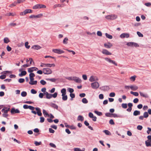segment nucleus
Wrapping results in <instances>:
<instances>
[{"instance_id": "obj_62", "label": "nucleus", "mask_w": 151, "mask_h": 151, "mask_svg": "<svg viewBox=\"0 0 151 151\" xmlns=\"http://www.w3.org/2000/svg\"><path fill=\"white\" fill-rule=\"evenodd\" d=\"M68 128L72 129H76V127L73 125L69 126Z\"/></svg>"}, {"instance_id": "obj_46", "label": "nucleus", "mask_w": 151, "mask_h": 151, "mask_svg": "<svg viewBox=\"0 0 151 151\" xmlns=\"http://www.w3.org/2000/svg\"><path fill=\"white\" fill-rule=\"evenodd\" d=\"M67 90L70 93H72L74 91V90L73 88H68L67 89Z\"/></svg>"}, {"instance_id": "obj_11", "label": "nucleus", "mask_w": 151, "mask_h": 151, "mask_svg": "<svg viewBox=\"0 0 151 151\" xmlns=\"http://www.w3.org/2000/svg\"><path fill=\"white\" fill-rule=\"evenodd\" d=\"M99 79L96 76H91L89 79V81L91 82L98 81Z\"/></svg>"}, {"instance_id": "obj_14", "label": "nucleus", "mask_w": 151, "mask_h": 151, "mask_svg": "<svg viewBox=\"0 0 151 151\" xmlns=\"http://www.w3.org/2000/svg\"><path fill=\"white\" fill-rule=\"evenodd\" d=\"M42 16V14H40L37 15H31L29 17L30 18H39L41 17Z\"/></svg>"}, {"instance_id": "obj_64", "label": "nucleus", "mask_w": 151, "mask_h": 151, "mask_svg": "<svg viewBox=\"0 0 151 151\" xmlns=\"http://www.w3.org/2000/svg\"><path fill=\"white\" fill-rule=\"evenodd\" d=\"M136 77V76H131L130 78V79L131 80H132L133 81H134L135 80Z\"/></svg>"}, {"instance_id": "obj_16", "label": "nucleus", "mask_w": 151, "mask_h": 151, "mask_svg": "<svg viewBox=\"0 0 151 151\" xmlns=\"http://www.w3.org/2000/svg\"><path fill=\"white\" fill-rule=\"evenodd\" d=\"M100 88L101 90L104 91H107L109 89V86H102Z\"/></svg>"}, {"instance_id": "obj_56", "label": "nucleus", "mask_w": 151, "mask_h": 151, "mask_svg": "<svg viewBox=\"0 0 151 151\" xmlns=\"http://www.w3.org/2000/svg\"><path fill=\"white\" fill-rule=\"evenodd\" d=\"M6 76L5 74H2L0 76V78L1 79H4L5 78Z\"/></svg>"}, {"instance_id": "obj_33", "label": "nucleus", "mask_w": 151, "mask_h": 151, "mask_svg": "<svg viewBox=\"0 0 151 151\" xmlns=\"http://www.w3.org/2000/svg\"><path fill=\"white\" fill-rule=\"evenodd\" d=\"M105 35L106 37L109 39H112L113 38V37L111 35L107 33H106Z\"/></svg>"}, {"instance_id": "obj_50", "label": "nucleus", "mask_w": 151, "mask_h": 151, "mask_svg": "<svg viewBox=\"0 0 151 151\" xmlns=\"http://www.w3.org/2000/svg\"><path fill=\"white\" fill-rule=\"evenodd\" d=\"M40 83L42 85H44L46 83V82L43 80H42L40 81Z\"/></svg>"}, {"instance_id": "obj_49", "label": "nucleus", "mask_w": 151, "mask_h": 151, "mask_svg": "<svg viewBox=\"0 0 151 151\" xmlns=\"http://www.w3.org/2000/svg\"><path fill=\"white\" fill-rule=\"evenodd\" d=\"M34 144L36 146H38L40 145H41L42 144V142H39L37 141H35V142Z\"/></svg>"}, {"instance_id": "obj_51", "label": "nucleus", "mask_w": 151, "mask_h": 151, "mask_svg": "<svg viewBox=\"0 0 151 151\" xmlns=\"http://www.w3.org/2000/svg\"><path fill=\"white\" fill-rule=\"evenodd\" d=\"M25 80L24 78H20L19 79L18 81L19 83H22L24 82Z\"/></svg>"}, {"instance_id": "obj_24", "label": "nucleus", "mask_w": 151, "mask_h": 151, "mask_svg": "<svg viewBox=\"0 0 151 151\" xmlns=\"http://www.w3.org/2000/svg\"><path fill=\"white\" fill-rule=\"evenodd\" d=\"M65 6L64 4H56L54 5V8H55L57 7H63Z\"/></svg>"}, {"instance_id": "obj_19", "label": "nucleus", "mask_w": 151, "mask_h": 151, "mask_svg": "<svg viewBox=\"0 0 151 151\" xmlns=\"http://www.w3.org/2000/svg\"><path fill=\"white\" fill-rule=\"evenodd\" d=\"M130 88L132 90L136 91L138 89V87L135 85H131Z\"/></svg>"}, {"instance_id": "obj_9", "label": "nucleus", "mask_w": 151, "mask_h": 151, "mask_svg": "<svg viewBox=\"0 0 151 151\" xmlns=\"http://www.w3.org/2000/svg\"><path fill=\"white\" fill-rule=\"evenodd\" d=\"M52 51L53 52L58 54H61L64 52L63 50L60 49H53Z\"/></svg>"}, {"instance_id": "obj_8", "label": "nucleus", "mask_w": 151, "mask_h": 151, "mask_svg": "<svg viewBox=\"0 0 151 151\" xmlns=\"http://www.w3.org/2000/svg\"><path fill=\"white\" fill-rule=\"evenodd\" d=\"M91 86L92 88L94 89H97L99 86V83L97 82H95L91 83Z\"/></svg>"}, {"instance_id": "obj_37", "label": "nucleus", "mask_w": 151, "mask_h": 151, "mask_svg": "<svg viewBox=\"0 0 151 151\" xmlns=\"http://www.w3.org/2000/svg\"><path fill=\"white\" fill-rule=\"evenodd\" d=\"M68 38L67 37H65L63 40V44L65 45L67 44L68 43L67 41H68Z\"/></svg>"}, {"instance_id": "obj_39", "label": "nucleus", "mask_w": 151, "mask_h": 151, "mask_svg": "<svg viewBox=\"0 0 151 151\" xmlns=\"http://www.w3.org/2000/svg\"><path fill=\"white\" fill-rule=\"evenodd\" d=\"M94 112L95 114L99 116H101L102 115V113L101 112L98 111H94Z\"/></svg>"}, {"instance_id": "obj_55", "label": "nucleus", "mask_w": 151, "mask_h": 151, "mask_svg": "<svg viewBox=\"0 0 151 151\" xmlns=\"http://www.w3.org/2000/svg\"><path fill=\"white\" fill-rule=\"evenodd\" d=\"M28 44L29 43L27 42H25V47L27 49H29L30 47V46L28 45Z\"/></svg>"}, {"instance_id": "obj_38", "label": "nucleus", "mask_w": 151, "mask_h": 151, "mask_svg": "<svg viewBox=\"0 0 151 151\" xmlns=\"http://www.w3.org/2000/svg\"><path fill=\"white\" fill-rule=\"evenodd\" d=\"M75 82L78 83H80L81 82V80L79 78L76 77Z\"/></svg>"}, {"instance_id": "obj_23", "label": "nucleus", "mask_w": 151, "mask_h": 151, "mask_svg": "<svg viewBox=\"0 0 151 151\" xmlns=\"http://www.w3.org/2000/svg\"><path fill=\"white\" fill-rule=\"evenodd\" d=\"M42 112L45 117H46L47 116L49 117V115L45 110L43 109L42 110Z\"/></svg>"}, {"instance_id": "obj_34", "label": "nucleus", "mask_w": 151, "mask_h": 151, "mask_svg": "<svg viewBox=\"0 0 151 151\" xmlns=\"http://www.w3.org/2000/svg\"><path fill=\"white\" fill-rule=\"evenodd\" d=\"M32 48L36 50H38L40 49L41 47L39 45H34L32 47Z\"/></svg>"}, {"instance_id": "obj_17", "label": "nucleus", "mask_w": 151, "mask_h": 151, "mask_svg": "<svg viewBox=\"0 0 151 151\" xmlns=\"http://www.w3.org/2000/svg\"><path fill=\"white\" fill-rule=\"evenodd\" d=\"M49 105L51 107L57 110L58 109V106L55 104L51 103Z\"/></svg>"}, {"instance_id": "obj_28", "label": "nucleus", "mask_w": 151, "mask_h": 151, "mask_svg": "<svg viewBox=\"0 0 151 151\" xmlns=\"http://www.w3.org/2000/svg\"><path fill=\"white\" fill-rule=\"evenodd\" d=\"M12 71H5L1 72V74H6L7 73L12 74Z\"/></svg>"}, {"instance_id": "obj_12", "label": "nucleus", "mask_w": 151, "mask_h": 151, "mask_svg": "<svg viewBox=\"0 0 151 151\" xmlns=\"http://www.w3.org/2000/svg\"><path fill=\"white\" fill-rule=\"evenodd\" d=\"M129 36V34L127 33H123L120 35V37L122 39L125 38H128Z\"/></svg>"}, {"instance_id": "obj_25", "label": "nucleus", "mask_w": 151, "mask_h": 151, "mask_svg": "<svg viewBox=\"0 0 151 151\" xmlns=\"http://www.w3.org/2000/svg\"><path fill=\"white\" fill-rule=\"evenodd\" d=\"M27 74V72L25 71H22L19 74L20 77H22L23 76Z\"/></svg>"}, {"instance_id": "obj_31", "label": "nucleus", "mask_w": 151, "mask_h": 151, "mask_svg": "<svg viewBox=\"0 0 151 151\" xmlns=\"http://www.w3.org/2000/svg\"><path fill=\"white\" fill-rule=\"evenodd\" d=\"M84 120V117L83 116L81 115H79L77 118V120L78 121H82Z\"/></svg>"}, {"instance_id": "obj_40", "label": "nucleus", "mask_w": 151, "mask_h": 151, "mask_svg": "<svg viewBox=\"0 0 151 151\" xmlns=\"http://www.w3.org/2000/svg\"><path fill=\"white\" fill-rule=\"evenodd\" d=\"M61 92L62 93V94H66V90L65 88H63L61 89Z\"/></svg>"}, {"instance_id": "obj_21", "label": "nucleus", "mask_w": 151, "mask_h": 151, "mask_svg": "<svg viewBox=\"0 0 151 151\" xmlns=\"http://www.w3.org/2000/svg\"><path fill=\"white\" fill-rule=\"evenodd\" d=\"M139 93L141 96L145 98H147L149 97V96L147 94H144L141 92H139Z\"/></svg>"}, {"instance_id": "obj_58", "label": "nucleus", "mask_w": 151, "mask_h": 151, "mask_svg": "<svg viewBox=\"0 0 151 151\" xmlns=\"http://www.w3.org/2000/svg\"><path fill=\"white\" fill-rule=\"evenodd\" d=\"M137 34L139 37H143V34L139 32H137Z\"/></svg>"}, {"instance_id": "obj_35", "label": "nucleus", "mask_w": 151, "mask_h": 151, "mask_svg": "<svg viewBox=\"0 0 151 151\" xmlns=\"http://www.w3.org/2000/svg\"><path fill=\"white\" fill-rule=\"evenodd\" d=\"M26 61L27 62H28V61H30V65H31L32 64V62H33V63H34V62L33 61L32 59L31 58H29L28 59H27Z\"/></svg>"}, {"instance_id": "obj_13", "label": "nucleus", "mask_w": 151, "mask_h": 151, "mask_svg": "<svg viewBox=\"0 0 151 151\" xmlns=\"http://www.w3.org/2000/svg\"><path fill=\"white\" fill-rule=\"evenodd\" d=\"M20 112V111L18 109H15L14 108H12L11 111V113L12 114H13L14 113H19Z\"/></svg>"}, {"instance_id": "obj_57", "label": "nucleus", "mask_w": 151, "mask_h": 151, "mask_svg": "<svg viewBox=\"0 0 151 151\" xmlns=\"http://www.w3.org/2000/svg\"><path fill=\"white\" fill-rule=\"evenodd\" d=\"M105 115L106 116L109 117H111L112 114L110 113H105Z\"/></svg>"}, {"instance_id": "obj_59", "label": "nucleus", "mask_w": 151, "mask_h": 151, "mask_svg": "<svg viewBox=\"0 0 151 151\" xmlns=\"http://www.w3.org/2000/svg\"><path fill=\"white\" fill-rule=\"evenodd\" d=\"M49 145L51 147L53 148H55L56 147L55 145L52 143H50L49 144Z\"/></svg>"}, {"instance_id": "obj_44", "label": "nucleus", "mask_w": 151, "mask_h": 151, "mask_svg": "<svg viewBox=\"0 0 151 151\" xmlns=\"http://www.w3.org/2000/svg\"><path fill=\"white\" fill-rule=\"evenodd\" d=\"M112 115L114 117H119L122 118V116L121 115H118L117 114H112Z\"/></svg>"}, {"instance_id": "obj_48", "label": "nucleus", "mask_w": 151, "mask_h": 151, "mask_svg": "<svg viewBox=\"0 0 151 151\" xmlns=\"http://www.w3.org/2000/svg\"><path fill=\"white\" fill-rule=\"evenodd\" d=\"M143 116L144 118H147L148 117L149 115L147 112H145L143 114Z\"/></svg>"}, {"instance_id": "obj_3", "label": "nucleus", "mask_w": 151, "mask_h": 151, "mask_svg": "<svg viewBox=\"0 0 151 151\" xmlns=\"http://www.w3.org/2000/svg\"><path fill=\"white\" fill-rule=\"evenodd\" d=\"M105 17L107 19L112 20L117 18V16L115 14H111L106 16Z\"/></svg>"}, {"instance_id": "obj_20", "label": "nucleus", "mask_w": 151, "mask_h": 151, "mask_svg": "<svg viewBox=\"0 0 151 151\" xmlns=\"http://www.w3.org/2000/svg\"><path fill=\"white\" fill-rule=\"evenodd\" d=\"M44 94L46 95V97L47 99H50L52 98V94L48 93L47 92H45Z\"/></svg>"}, {"instance_id": "obj_1", "label": "nucleus", "mask_w": 151, "mask_h": 151, "mask_svg": "<svg viewBox=\"0 0 151 151\" xmlns=\"http://www.w3.org/2000/svg\"><path fill=\"white\" fill-rule=\"evenodd\" d=\"M9 110V108L5 107L3 108L1 110V112L3 113L2 114L3 116L6 118L8 117V114H7V113Z\"/></svg>"}, {"instance_id": "obj_4", "label": "nucleus", "mask_w": 151, "mask_h": 151, "mask_svg": "<svg viewBox=\"0 0 151 151\" xmlns=\"http://www.w3.org/2000/svg\"><path fill=\"white\" fill-rule=\"evenodd\" d=\"M55 66V65L54 64H49V63H41L40 66L41 67H54Z\"/></svg>"}, {"instance_id": "obj_47", "label": "nucleus", "mask_w": 151, "mask_h": 151, "mask_svg": "<svg viewBox=\"0 0 151 151\" xmlns=\"http://www.w3.org/2000/svg\"><path fill=\"white\" fill-rule=\"evenodd\" d=\"M34 70L33 69V67H32L28 68V71L29 73H32L33 72Z\"/></svg>"}, {"instance_id": "obj_54", "label": "nucleus", "mask_w": 151, "mask_h": 151, "mask_svg": "<svg viewBox=\"0 0 151 151\" xmlns=\"http://www.w3.org/2000/svg\"><path fill=\"white\" fill-rule=\"evenodd\" d=\"M17 25V24L16 23H11L9 24V26L11 27H15Z\"/></svg>"}, {"instance_id": "obj_60", "label": "nucleus", "mask_w": 151, "mask_h": 151, "mask_svg": "<svg viewBox=\"0 0 151 151\" xmlns=\"http://www.w3.org/2000/svg\"><path fill=\"white\" fill-rule=\"evenodd\" d=\"M17 4V3L15 2H14V3L11 4L9 6V7H12L13 6H15Z\"/></svg>"}, {"instance_id": "obj_52", "label": "nucleus", "mask_w": 151, "mask_h": 151, "mask_svg": "<svg viewBox=\"0 0 151 151\" xmlns=\"http://www.w3.org/2000/svg\"><path fill=\"white\" fill-rule=\"evenodd\" d=\"M115 94L114 92H111L109 94V96L110 97H113L115 96Z\"/></svg>"}, {"instance_id": "obj_61", "label": "nucleus", "mask_w": 151, "mask_h": 151, "mask_svg": "<svg viewBox=\"0 0 151 151\" xmlns=\"http://www.w3.org/2000/svg\"><path fill=\"white\" fill-rule=\"evenodd\" d=\"M57 92H55L53 94H52V97H53L54 98H55L57 97Z\"/></svg>"}, {"instance_id": "obj_26", "label": "nucleus", "mask_w": 151, "mask_h": 151, "mask_svg": "<svg viewBox=\"0 0 151 151\" xmlns=\"http://www.w3.org/2000/svg\"><path fill=\"white\" fill-rule=\"evenodd\" d=\"M62 99L64 101H66L68 99V96L66 94H62Z\"/></svg>"}, {"instance_id": "obj_42", "label": "nucleus", "mask_w": 151, "mask_h": 151, "mask_svg": "<svg viewBox=\"0 0 151 151\" xmlns=\"http://www.w3.org/2000/svg\"><path fill=\"white\" fill-rule=\"evenodd\" d=\"M82 102L85 104H87L88 103V101L86 98H83L82 100Z\"/></svg>"}, {"instance_id": "obj_22", "label": "nucleus", "mask_w": 151, "mask_h": 151, "mask_svg": "<svg viewBox=\"0 0 151 151\" xmlns=\"http://www.w3.org/2000/svg\"><path fill=\"white\" fill-rule=\"evenodd\" d=\"M146 145L147 147L151 146V140H147L145 141Z\"/></svg>"}, {"instance_id": "obj_5", "label": "nucleus", "mask_w": 151, "mask_h": 151, "mask_svg": "<svg viewBox=\"0 0 151 151\" xmlns=\"http://www.w3.org/2000/svg\"><path fill=\"white\" fill-rule=\"evenodd\" d=\"M43 71L44 73L45 74H50L52 73L51 70L49 68H43Z\"/></svg>"}, {"instance_id": "obj_32", "label": "nucleus", "mask_w": 151, "mask_h": 151, "mask_svg": "<svg viewBox=\"0 0 151 151\" xmlns=\"http://www.w3.org/2000/svg\"><path fill=\"white\" fill-rule=\"evenodd\" d=\"M37 81H33L32 82H29V84L31 85H35L37 84Z\"/></svg>"}, {"instance_id": "obj_6", "label": "nucleus", "mask_w": 151, "mask_h": 151, "mask_svg": "<svg viewBox=\"0 0 151 151\" xmlns=\"http://www.w3.org/2000/svg\"><path fill=\"white\" fill-rule=\"evenodd\" d=\"M46 8V6L42 4H37L35 5L33 7L34 9H37L45 8Z\"/></svg>"}, {"instance_id": "obj_41", "label": "nucleus", "mask_w": 151, "mask_h": 151, "mask_svg": "<svg viewBox=\"0 0 151 151\" xmlns=\"http://www.w3.org/2000/svg\"><path fill=\"white\" fill-rule=\"evenodd\" d=\"M46 80L47 81H50L52 82H55L56 81V79L55 78H47Z\"/></svg>"}, {"instance_id": "obj_43", "label": "nucleus", "mask_w": 151, "mask_h": 151, "mask_svg": "<svg viewBox=\"0 0 151 151\" xmlns=\"http://www.w3.org/2000/svg\"><path fill=\"white\" fill-rule=\"evenodd\" d=\"M130 93L133 95L135 96H138L139 95V93L137 92H134L132 91L130 92Z\"/></svg>"}, {"instance_id": "obj_18", "label": "nucleus", "mask_w": 151, "mask_h": 151, "mask_svg": "<svg viewBox=\"0 0 151 151\" xmlns=\"http://www.w3.org/2000/svg\"><path fill=\"white\" fill-rule=\"evenodd\" d=\"M112 45L110 42H108V43H105L104 44V47L107 48H110L112 46Z\"/></svg>"}, {"instance_id": "obj_29", "label": "nucleus", "mask_w": 151, "mask_h": 151, "mask_svg": "<svg viewBox=\"0 0 151 151\" xmlns=\"http://www.w3.org/2000/svg\"><path fill=\"white\" fill-rule=\"evenodd\" d=\"M4 42L5 43L7 44L10 42V40L8 37H6L4 39Z\"/></svg>"}, {"instance_id": "obj_63", "label": "nucleus", "mask_w": 151, "mask_h": 151, "mask_svg": "<svg viewBox=\"0 0 151 151\" xmlns=\"http://www.w3.org/2000/svg\"><path fill=\"white\" fill-rule=\"evenodd\" d=\"M31 92L32 94H35L37 93V92L35 90L33 89L31 90Z\"/></svg>"}, {"instance_id": "obj_27", "label": "nucleus", "mask_w": 151, "mask_h": 151, "mask_svg": "<svg viewBox=\"0 0 151 151\" xmlns=\"http://www.w3.org/2000/svg\"><path fill=\"white\" fill-rule=\"evenodd\" d=\"M140 111L137 110L133 112V115L134 116H137L140 115Z\"/></svg>"}, {"instance_id": "obj_2", "label": "nucleus", "mask_w": 151, "mask_h": 151, "mask_svg": "<svg viewBox=\"0 0 151 151\" xmlns=\"http://www.w3.org/2000/svg\"><path fill=\"white\" fill-rule=\"evenodd\" d=\"M35 109L37 111V112L34 111H32L31 112L35 114H37L39 116H41L42 115V113L41 112L40 109L39 108L36 107L35 108Z\"/></svg>"}, {"instance_id": "obj_45", "label": "nucleus", "mask_w": 151, "mask_h": 151, "mask_svg": "<svg viewBox=\"0 0 151 151\" xmlns=\"http://www.w3.org/2000/svg\"><path fill=\"white\" fill-rule=\"evenodd\" d=\"M27 95V93L26 91H23L21 93V95L22 97H25Z\"/></svg>"}, {"instance_id": "obj_15", "label": "nucleus", "mask_w": 151, "mask_h": 151, "mask_svg": "<svg viewBox=\"0 0 151 151\" xmlns=\"http://www.w3.org/2000/svg\"><path fill=\"white\" fill-rule=\"evenodd\" d=\"M102 52L103 54L106 55H111V52H110L106 49H103Z\"/></svg>"}, {"instance_id": "obj_36", "label": "nucleus", "mask_w": 151, "mask_h": 151, "mask_svg": "<svg viewBox=\"0 0 151 151\" xmlns=\"http://www.w3.org/2000/svg\"><path fill=\"white\" fill-rule=\"evenodd\" d=\"M103 132H104L106 135H111V133L108 130H105L103 131Z\"/></svg>"}, {"instance_id": "obj_7", "label": "nucleus", "mask_w": 151, "mask_h": 151, "mask_svg": "<svg viewBox=\"0 0 151 151\" xmlns=\"http://www.w3.org/2000/svg\"><path fill=\"white\" fill-rule=\"evenodd\" d=\"M127 45L130 47H136L139 46L138 44L137 43L133 42H128L127 43Z\"/></svg>"}, {"instance_id": "obj_53", "label": "nucleus", "mask_w": 151, "mask_h": 151, "mask_svg": "<svg viewBox=\"0 0 151 151\" xmlns=\"http://www.w3.org/2000/svg\"><path fill=\"white\" fill-rule=\"evenodd\" d=\"M122 106L123 108L126 109L127 107V104L123 103L122 104Z\"/></svg>"}, {"instance_id": "obj_10", "label": "nucleus", "mask_w": 151, "mask_h": 151, "mask_svg": "<svg viewBox=\"0 0 151 151\" xmlns=\"http://www.w3.org/2000/svg\"><path fill=\"white\" fill-rule=\"evenodd\" d=\"M104 59L105 60H106L107 62H109V63H112L114 65L116 66H117V64L115 62V61L112 60L110 58H104Z\"/></svg>"}, {"instance_id": "obj_30", "label": "nucleus", "mask_w": 151, "mask_h": 151, "mask_svg": "<svg viewBox=\"0 0 151 151\" xmlns=\"http://www.w3.org/2000/svg\"><path fill=\"white\" fill-rule=\"evenodd\" d=\"M24 14H26L28 13H31L32 12V10L30 9H26L24 11Z\"/></svg>"}]
</instances>
